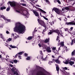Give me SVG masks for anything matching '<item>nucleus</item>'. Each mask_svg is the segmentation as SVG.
Segmentation results:
<instances>
[{
  "instance_id": "f257e3e1",
  "label": "nucleus",
  "mask_w": 75,
  "mask_h": 75,
  "mask_svg": "<svg viewBox=\"0 0 75 75\" xmlns=\"http://www.w3.org/2000/svg\"><path fill=\"white\" fill-rule=\"evenodd\" d=\"M25 30V27L24 25L19 22L16 23L14 31H18L21 34H23L24 33Z\"/></svg>"
},
{
  "instance_id": "f03ea898",
  "label": "nucleus",
  "mask_w": 75,
  "mask_h": 75,
  "mask_svg": "<svg viewBox=\"0 0 75 75\" xmlns=\"http://www.w3.org/2000/svg\"><path fill=\"white\" fill-rule=\"evenodd\" d=\"M38 23H39L40 24V25H41L43 26V27H44V28H45V29L44 30H43V32L42 33V34H45V32L47 31V26L45 25V23H44V21H42V20H41L40 19H38Z\"/></svg>"
},
{
  "instance_id": "7ed1b4c3",
  "label": "nucleus",
  "mask_w": 75,
  "mask_h": 75,
  "mask_svg": "<svg viewBox=\"0 0 75 75\" xmlns=\"http://www.w3.org/2000/svg\"><path fill=\"white\" fill-rule=\"evenodd\" d=\"M9 3L11 7H14V8L17 10H20V7L17 5V4L15 2L9 1Z\"/></svg>"
},
{
  "instance_id": "20e7f679",
  "label": "nucleus",
  "mask_w": 75,
  "mask_h": 75,
  "mask_svg": "<svg viewBox=\"0 0 75 75\" xmlns=\"http://www.w3.org/2000/svg\"><path fill=\"white\" fill-rule=\"evenodd\" d=\"M55 11L56 13L58 14H60V11H59V10L57 8H54L52 10V11Z\"/></svg>"
},
{
  "instance_id": "39448f33",
  "label": "nucleus",
  "mask_w": 75,
  "mask_h": 75,
  "mask_svg": "<svg viewBox=\"0 0 75 75\" xmlns=\"http://www.w3.org/2000/svg\"><path fill=\"white\" fill-rule=\"evenodd\" d=\"M33 12L35 16H36L37 17H38V18H39V17H40V16H39V14H38V13L35 11L34 10L33 11Z\"/></svg>"
},
{
  "instance_id": "423d86ee",
  "label": "nucleus",
  "mask_w": 75,
  "mask_h": 75,
  "mask_svg": "<svg viewBox=\"0 0 75 75\" xmlns=\"http://www.w3.org/2000/svg\"><path fill=\"white\" fill-rule=\"evenodd\" d=\"M23 16H27L28 14L29 13H28L27 11L26 10H24L23 12Z\"/></svg>"
},
{
  "instance_id": "0eeeda50",
  "label": "nucleus",
  "mask_w": 75,
  "mask_h": 75,
  "mask_svg": "<svg viewBox=\"0 0 75 75\" xmlns=\"http://www.w3.org/2000/svg\"><path fill=\"white\" fill-rule=\"evenodd\" d=\"M46 50L47 51V52H51V48L50 47H47L46 49Z\"/></svg>"
},
{
  "instance_id": "6e6552de",
  "label": "nucleus",
  "mask_w": 75,
  "mask_h": 75,
  "mask_svg": "<svg viewBox=\"0 0 75 75\" xmlns=\"http://www.w3.org/2000/svg\"><path fill=\"white\" fill-rule=\"evenodd\" d=\"M55 65L56 66V70L57 72H59V66L58 65H57L56 64H55Z\"/></svg>"
},
{
  "instance_id": "1a4fd4ad",
  "label": "nucleus",
  "mask_w": 75,
  "mask_h": 75,
  "mask_svg": "<svg viewBox=\"0 0 75 75\" xmlns=\"http://www.w3.org/2000/svg\"><path fill=\"white\" fill-rule=\"evenodd\" d=\"M12 72H14L15 71H17V68H15L14 67H13L12 69Z\"/></svg>"
},
{
  "instance_id": "9d476101",
  "label": "nucleus",
  "mask_w": 75,
  "mask_h": 75,
  "mask_svg": "<svg viewBox=\"0 0 75 75\" xmlns=\"http://www.w3.org/2000/svg\"><path fill=\"white\" fill-rule=\"evenodd\" d=\"M69 64L71 65V66H72L73 64H74V62L72 61H70L69 62Z\"/></svg>"
},
{
  "instance_id": "9b49d317",
  "label": "nucleus",
  "mask_w": 75,
  "mask_h": 75,
  "mask_svg": "<svg viewBox=\"0 0 75 75\" xmlns=\"http://www.w3.org/2000/svg\"><path fill=\"white\" fill-rule=\"evenodd\" d=\"M55 62L56 63H57V64H60V63H61V62H60V61L59 60H55Z\"/></svg>"
},
{
  "instance_id": "f8f14e48",
  "label": "nucleus",
  "mask_w": 75,
  "mask_h": 75,
  "mask_svg": "<svg viewBox=\"0 0 75 75\" xmlns=\"http://www.w3.org/2000/svg\"><path fill=\"white\" fill-rule=\"evenodd\" d=\"M72 22H67L66 23V24H67L68 25H72Z\"/></svg>"
},
{
  "instance_id": "ddd939ff",
  "label": "nucleus",
  "mask_w": 75,
  "mask_h": 75,
  "mask_svg": "<svg viewBox=\"0 0 75 75\" xmlns=\"http://www.w3.org/2000/svg\"><path fill=\"white\" fill-rule=\"evenodd\" d=\"M63 42H60V45L62 47H64V44Z\"/></svg>"
},
{
  "instance_id": "4468645a",
  "label": "nucleus",
  "mask_w": 75,
  "mask_h": 75,
  "mask_svg": "<svg viewBox=\"0 0 75 75\" xmlns=\"http://www.w3.org/2000/svg\"><path fill=\"white\" fill-rule=\"evenodd\" d=\"M50 38H49L48 39H46L45 41V42L46 43L47 42H49L50 41Z\"/></svg>"
},
{
  "instance_id": "2eb2a0df",
  "label": "nucleus",
  "mask_w": 75,
  "mask_h": 75,
  "mask_svg": "<svg viewBox=\"0 0 75 75\" xmlns=\"http://www.w3.org/2000/svg\"><path fill=\"white\" fill-rule=\"evenodd\" d=\"M64 8L65 10H70V9L67 6L64 7Z\"/></svg>"
},
{
  "instance_id": "dca6fc26",
  "label": "nucleus",
  "mask_w": 75,
  "mask_h": 75,
  "mask_svg": "<svg viewBox=\"0 0 75 75\" xmlns=\"http://www.w3.org/2000/svg\"><path fill=\"white\" fill-rule=\"evenodd\" d=\"M69 60L67 59V61L65 62V64H69Z\"/></svg>"
},
{
  "instance_id": "f3484780",
  "label": "nucleus",
  "mask_w": 75,
  "mask_h": 75,
  "mask_svg": "<svg viewBox=\"0 0 75 75\" xmlns=\"http://www.w3.org/2000/svg\"><path fill=\"white\" fill-rule=\"evenodd\" d=\"M40 11L41 12V13H47V12H46L45 11H44V10H42V9H41Z\"/></svg>"
},
{
  "instance_id": "a211bd4d",
  "label": "nucleus",
  "mask_w": 75,
  "mask_h": 75,
  "mask_svg": "<svg viewBox=\"0 0 75 75\" xmlns=\"http://www.w3.org/2000/svg\"><path fill=\"white\" fill-rule=\"evenodd\" d=\"M1 17H2V18H4V20H6V18L5 17V16H4V15H1Z\"/></svg>"
},
{
  "instance_id": "6ab92c4d",
  "label": "nucleus",
  "mask_w": 75,
  "mask_h": 75,
  "mask_svg": "<svg viewBox=\"0 0 75 75\" xmlns=\"http://www.w3.org/2000/svg\"><path fill=\"white\" fill-rule=\"evenodd\" d=\"M6 7H1V10H4V9H6Z\"/></svg>"
},
{
  "instance_id": "aec40b11",
  "label": "nucleus",
  "mask_w": 75,
  "mask_h": 75,
  "mask_svg": "<svg viewBox=\"0 0 75 75\" xmlns=\"http://www.w3.org/2000/svg\"><path fill=\"white\" fill-rule=\"evenodd\" d=\"M0 37L2 39H4V38L3 37V34H0Z\"/></svg>"
},
{
  "instance_id": "412c9836",
  "label": "nucleus",
  "mask_w": 75,
  "mask_h": 75,
  "mask_svg": "<svg viewBox=\"0 0 75 75\" xmlns=\"http://www.w3.org/2000/svg\"><path fill=\"white\" fill-rule=\"evenodd\" d=\"M56 1L57 3V2L59 3V4H61L60 1H59V0H56Z\"/></svg>"
},
{
  "instance_id": "4be33fe9",
  "label": "nucleus",
  "mask_w": 75,
  "mask_h": 75,
  "mask_svg": "<svg viewBox=\"0 0 75 75\" xmlns=\"http://www.w3.org/2000/svg\"><path fill=\"white\" fill-rule=\"evenodd\" d=\"M14 74L15 75H18V72L17 71H15L14 72Z\"/></svg>"
},
{
  "instance_id": "5701e85b",
  "label": "nucleus",
  "mask_w": 75,
  "mask_h": 75,
  "mask_svg": "<svg viewBox=\"0 0 75 75\" xmlns=\"http://www.w3.org/2000/svg\"><path fill=\"white\" fill-rule=\"evenodd\" d=\"M10 7L9 6H8L6 9L7 11H8L10 10Z\"/></svg>"
},
{
  "instance_id": "b1692460",
  "label": "nucleus",
  "mask_w": 75,
  "mask_h": 75,
  "mask_svg": "<svg viewBox=\"0 0 75 75\" xmlns=\"http://www.w3.org/2000/svg\"><path fill=\"white\" fill-rule=\"evenodd\" d=\"M14 63H17L18 62V61L17 60L15 59L13 60Z\"/></svg>"
},
{
  "instance_id": "393cba45",
  "label": "nucleus",
  "mask_w": 75,
  "mask_h": 75,
  "mask_svg": "<svg viewBox=\"0 0 75 75\" xmlns=\"http://www.w3.org/2000/svg\"><path fill=\"white\" fill-rule=\"evenodd\" d=\"M57 30H52V33H54H54H56Z\"/></svg>"
},
{
  "instance_id": "a878e982",
  "label": "nucleus",
  "mask_w": 75,
  "mask_h": 75,
  "mask_svg": "<svg viewBox=\"0 0 75 75\" xmlns=\"http://www.w3.org/2000/svg\"><path fill=\"white\" fill-rule=\"evenodd\" d=\"M56 33H57V34H59V33H60V31L59 30H57Z\"/></svg>"
},
{
  "instance_id": "bb28decb",
  "label": "nucleus",
  "mask_w": 75,
  "mask_h": 75,
  "mask_svg": "<svg viewBox=\"0 0 75 75\" xmlns=\"http://www.w3.org/2000/svg\"><path fill=\"white\" fill-rule=\"evenodd\" d=\"M32 39V37H28L27 38V40H31Z\"/></svg>"
},
{
  "instance_id": "cd10ccee",
  "label": "nucleus",
  "mask_w": 75,
  "mask_h": 75,
  "mask_svg": "<svg viewBox=\"0 0 75 75\" xmlns=\"http://www.w3.org/2000/svg\"><path fill=\"white\" fill-rule=\"evenodd\" d=\"M36 67L38 69H41V67L40 66H36Z\"/></svg>"
},
{
  "instance_id": "c85d7f7f",
  "label": "nucleus",
  "mask_w": 75,
  "mask_h": 75,
  "mask_svg": "<svg viewBox=\"0 0 75 75\" xmlns=\"http://www.w3.org/2000/svg\"><path fill=\"white\" fill-rule=\"evenodd\" d=\"M52 33V30H51V32H50L48 33V35H50V34H51Z\"/></svg>"
},
{
  "instance_id": "c756f323",
  "label": "nucleus",
  "mask_w": 75,
  "mask_h": 75,
  "mask_svg": "<svg viewBox=\"0 0 75 75\" xmlns=\"http://www.w3.org/2000/svg\"><path fill=\"white\" fill-rule=\"evenodd\" d=\"M18 54V55H22V54H23V52H19Z\"/></svg>"
},
{
  "instance_id": "7c9ffc66",
  "label": "nucleus",
  "mask_w": 75,
  "mask_h": 75,
  "mask_svg": "<svg viewBox=\"0 0 75 75\" xmlns=\"http://www.w3.org/2000/svg\"><path fill=\"white\" fill-rule=\"evenodd\" d=\"M10 47L11 48H16V47H15L13 46L12 45H10Z\"/></svg>"
},
{
  "instance_id": "2f4dec72",
  "label": "nucleus",
  "mask_w": 75,
  "mask_h": 75,
  "mask_svg": "<svg viewBox=\"0 0 75 75\" xmlns=\"http://www.w3.org/2000/svg\"><path fill=\"white\" fill-rule=\"evenodd\" d=\"M27 60H30V57H28L26 58Z\"/></svg>"
},
{
  "instance_id": "473e14b6",
  "label": "nucleus",
  "mask_w": 75,
  "mask_h": 75,
  "mask_svg": "<svg viewBox=\"0 0 75 75\" xmlns=\"http://www.w3.org/2000/svg\"><path fill=\"white\" fill-rule=\"evenodd\" d=\"M43 18H44V19H45V20H47V21H48V18L45 17L44 16H43Z\"/></svg>"
},
{
  "instance_id": "72a5a7b5",
  "label": "nucleus",
  "mask_w": 75,
  "mask_h": 75,
  "mask_svg": "<svg viewBox=\"0 0 75 75\" xmlns=\"http://www.w3.org/2000/svg\"><path fill=\"white\" fill-rule=\"evenodd\" d=\"M11 40H12V39L11 38H9L7 40L8 41H11Z\"/></svg>"
},
{
  "instance_id": "f704fd0d",
  "label": "nucleus",
  "mask_w": 75,
  "mask_h": 75,
  "mask_svg": "<svg viewBox=\"0 0 75 75\" xmlns=\"http://www.w3.org/2000/svg\"><path fill=\"white\" fill-rule=\"evenodd\" d=\"M45 0L47 3H48V4H50V1H49V0Z\"/></svg>"
},
{
  "instance_id": "c9c22d12",
  "label": "nucleus",
  "mask_w": 75,
  "mask_h": 75,
  "mask_svg": "<svg viewBox=\"0 0 75 75\" xmlns=\"http://www.w3.org/2000/svg\"><path fill=\"white\" fill-rule=\"evenodd\" d=\"M52 64L53 63V62L51 61H49V62H48L49 64H51V63Z\"/></svg>"
},
{
  "instance_id": "e433bc0d",
  "label": "nucleus",
  "mask_w": 75,
  "mask_h": 75,
  "mask_svg": "<svg viewBox=\"0 0 75 75\" xmlns=\"http://www.w3.org/2000/svg\"><path fill=\"white\" fill-rule=\"evenodd\" d=\"M24 55L26 57H27V56H28V54H27L26 53H25L24 54Z\"/></svg>"
},
{
  "instance_id": "4c0bfd02",
  "label": "nucleus",
  "mask_w": 75,
  "mask_h": 75,
  "mask_svg": "<svg viewBox=\"0 0 75 75\" xmlns=\"http://www.w3.org/2000/svg\"><path fill=\"white\" fill-rule=\"evenodd\" d=\"M5 20H7V21L8 22H10V19H7L6 18V19Z\"/></svg>"
},
{
  "instance_id": "58836bf2",
  "label": "nucleus",
  "mask_w": 75,
  "mask_h": 75,
  "mask_svg": "<svg viewBox=\"0 0 75 75\" xmlns=\"http://www.w3.org/2000/svg\"><path fill=\"white\" fill-rule=\"evenodd\" d=\"M36 9H37V10H39V11H41V9L38 7Z\"/></svg>"
},
{
  "instance_id": "ea45409f",
  "label": "nucleus",
  "mask_w": 75,
  "mask_h": 75,
  "mask_svg": "<svg viewBox=\"0 0 75 75\" xmlns=\"http://www.w3.org/2000/svg\"><path fill=\"white\" fill-rule=\"evenodd\" d=\"M73 28H74L73 27H71L70 28V31H72V29H73Z\"/></svg>"
},
{
  "instance_id": "a19ab883",
  "label": "nucleus",
  "mask_w": 75,
  "mask_h": 75,
  "mask_svg": "<svg viewBox=\"0 0 75 75\" xmlns=\"http://www.w3.org/2000/svg\"><path fill=\"white\" fill-rule=\"evenodd\" d=\"M59 36H58L57 38L56 39L57 41H58V40H59Z\"/></svg>"
},
{
  "instance_id": "79ce46f5",
  "label": "nucleus",
  "mask_w": 75,
  "mask_h": 75,
  "mask_svg": "<svg viewBox=\"0 0 75 75\" xmlns=\"http://www.w3.org/2000/svg\"><path fill=\"white\" fill-rule=\"evenodd\" d=\"M65 31H68V28H66V29H64Z\"/></svg>"
},
{
  "instance_id": "37998d69",
  "label": "nucleus",
  "mask_w": 75,
  "mask_h": 75,
  "mask_svg": "<svg viewBox=\"0 0 75 75\" xmlns=\"http://www.w3.org/2000/svg\"><path fill=\"white\" fill-rule=\"evenodd\" d=\"M20 10H21V8H20V10H17L16 11L17 12H18V13H20Z\"/></svg>"
},
{
  "instance_id": "c03bdc74",
  "label": "nucleus",
  "mask_w": 75,
  "mask_h": 75,
  "mask_svg": "<svg viewBox=\"0 0 75 75\" xmlns=\"http://www.w3.org/2000/svg\"><path fill=\"white\" fill-rule=\"evenodd\" d=\"M74 42V40H72V41H71V45H73V42Z\"/></svg>"
},
{
  "instance_id": "a18cd8bd",
  "label": "nucleus",
  "mask_w": 75,
  "mask_h": 75,
  "mask_svg": "<svg viewBox=\"0 0 75 75\" xmlns=\"http://www.w3.org/2000/svg\"><path fill=\"white\" fill-rule=\"evenodd\" d=\"M18 54L17 53V54H16V55H15V58H17V56H18Z\"/></svg>"
},
{
  "instance_id": "49530a36",
  "label": "nucleus",
  "mask_w": 75,
  "mask_h": 75,
  "mask_svg": "<svg viewBox=\"0 0 75 75\" xmlns=\"http://www.w3.org/2000/svg\"><path fill=\"white\" fill-rule=\"evenodd\" d=\"M56 50V47H53V50Z\"/></svg>"
},
{
  "instance_id": "de8ad7c7",
  "label": "nucleus",
  "mask_w": 75,
  "mask_h": 75,
  "mask_svg": "<svg viewBox=\"0 0 75 75\" xmlns=\"http://www.w3.org/2000/svg\"><path fill=\"white\" fill-rule=\"evenodd\" d=\"M22 6H26V4H22Z\"/></svg>"
},
{
  "instance_id": "09e8293b",
  "label": "nucleus",
  "mask_w": 75,
  "mask_h": 75,
  "mask_svg": "<svg viewBox=\"0 0 75 75\" xmlns=\"http://www.w3.org/2000/svg\"><path fill=\"white\" fill-rule=\"evenodd\" d=\"M38 45L39 47H42V46L41 45V44H39Z\"/></svg>"
},
{
  "instance_id": "8fccbe9b",
  "label": "nucleus",
  "mask_w": 75,
  "mask_h": 75,
  "mask_svg": "<svg viewBox=\"0 0 75 75\" xmlns=\"http://www.w3.org/2000/svg\"><path fill=\"white\" fill-rule=\"evenodd\" d=\"M72 25H75V23L72 22Z\"/></svg>"
},
{
  "instance_id": "3c124183",
  "label": "nucleus",
  "mask_w": 75,
  "mask_h": 75,
  "mask_svg": "<svg viewBox=\"0 0 75 75\" xmlns=\"http://www.w3.org/2000/svg\"><path fill=\"white\" fill-rule=\"evenodd\" d=\"M6 34H9V32L8 30H6Z\"/></svg>"
},
{
  "instance_id": "603ef678",
  "label": "nucleus",
  "mask_w": 75,
  "mask_h": 75,
  "mask_svg": "<svg viewBox=\"0 0 75 75\" xmlns=\"http://www.w3.org/2000/svg\"><path fill=\"white\" fill-rule=\"evenodd\" d=\"M62 53H64V52H65V50H62Z\"/></svg>"
},
{
  "instance_id": "864d4df0",
  "label": "nucleus",
  "mask_w": 75,
  "mask_h": 75,
  "mask_svg": "<svg viewBox=\"0 0 75 75\" xmlns=\"http://www.w3.org/2000/svg\"><path fill=\"white\" fill-rule=\"evenodd\" d=\"M18 58H19V59H21V55H18Z\"/></svg>"
},
{
  "instance_id": "5fc2aeb1",
  "label": "nucleus",
  "mask_w": 75,
  "mask_h": 75,
  "mask_svg": "<svg viewBox=\"0 0 75 75\" xmlns=\"http://www.w3.org/2000/svg\"><path fill=\"white\" fill-rule=\"evenodd\" d=\"M64 68V69H65V70H67V69H68V68H67V67H65Z\"/></svg>"
},
{
  "instance_id": "6e6d98bb",
  "label": "nucleus",
  "mask_w": 75,
  "mask_h": 75,
  "mask_svg": "<svg viewBox=\"0 0 75 75\" xmlns=\"http://www.w3.org/2000/svg\"><path fill=\"white\" fill-rule=\"evenodd\" d=\"M55 60V59H52V61H53V62H55V60Z\"/></svg>"
},
{
  "instance_id": "4d7b16f0",
  "label": "nucleus",
  "mask_w": 75,
  "mask_h": 75,
  "mask_svg": "<svg viewBox=\"0 0 75 75\" xmlns=\"http://www.w3.org/2000/svg\"><path fill=\"white\" fill-rule=\"evenodd\" d=\"M10 66L11 67H13V65L11 64H10Z\"/></svg>"
},
{
  "instance_id": "13d9d810",
  "label": "nucleus",
  "mask_w": 75,
  "mask_h": 75,
  "mask_svg": "<svg viewBox=\"0 0 75 75\" xmlns=\"http://www.w3.org/2000/svg\"><path fill=\"white\" fill-rule=\"evenodd\" d=\"M36 6H37V7H40V5H36Z\"/></svg>"
},
{
  "instance_id": "bf43d9fd",
  "label": "nucleus",
  "mask_w": 75,
  "mask_h": 75,
  "mask_svg": "<svg viewBox=\"0 0 75 75\" xmlns=\"http://www.w3.org/2000/svg\"><path fill=\"white\" fill-rule=\"evenodd\" d=\"M54 3H57V1L56 0H54Z\"/></svg>"
},
{
  "instance_id": "052dcab7",
  "label": "nucleus",
  "mask_w": 75,
  "mask_h": 75,
  "mask_svg": "<svg viewBox=\"0 0 75 75\" xmlns=\"http://www.w3.org/2000/svg\"><path fill=\"white\" fill-rule=\"evenodd\" d=\"M10 62H11V64H13L14 63V62H13L12 61H11Z\"/></svg>"
},
{
  "instance_id": "680f3d73",
  "label": "nucleus",
  "mask_w": 75,
  "mask_h": 75,
  "mask_svg": "<svg viewBox=\"0 0 75 75\" xmlns=\"http://www.w3.org/2000/svg\"><path fill=\"white\" fill-rule=\"evenodd\" d=\"M52 57L53 58H55V57H54V55H52Z\"/></svg>"
},
{
  "instance_id": "e2e57ef3",
  "label": "nucleus",
  "mask_w": 75,
  "mask_h": 75,
  "mask_svg": "<svg viewBox=\"0 0 75 75\" xmlns=\"http://www.w3.org/2000/svg\"><path fill=\"white\" fill-rule=\"evenodd\" d=\"M60 45H61L60 43H58V46H59Z\"/></svg>"
},
{
  "instance_id": "0e129e2a",
  "label": "nucleus",
  "mask_w": 75,
  "mask_h": 75,
  "mask_svg": "<svg viewBox=\"0 0 75 75\" xmlns=\"http://www.w3.org/2000/svg\"><path fill=\"white\" fill-rule=\"evenodd\" d=\"M58 19L60 20V21H61V18H58Z\"/></svg>"
},
{
  "instance_id": "69168bd1",
  "label": "nucleus",
  "mask_w": 75,
  "mask_h": 75,
  "mask_svg": "<svg viewBox=\"0 0 75 75\" xmlns=\"http://www.w3.org/2000/svg\"><path fill=\"white\" fill-rule=\"evenodd\" d=\"M12 35L13 36V37H14V33H12Z\"/></svg>"
},
{
  "instance_id": "338daca9",
  "label": "nucleus",
  "mask_w": 75,
  "mask_h": 75,
  "mask_svg": "<svg viewBox=\"0 0 75 75\" xmlns=\"http://www.w3.org/2000/svg\"><path fill=\"white\" fill-rule=\"evenodd\" d=\"M1 60L2 61H3V60H4V58H2L1 57Z\"/></svg>"
},
{
  "instance_id": "774afa93",
  "label": "nucleus",
  "mask_w": 75,
  "mask_h": 75,
  "mask_svg": "<svg viewBox=\"0 0 75 75\" xmlns=\"http://www.w3.org/2000/svg\"><path fill=\"white\" fill-rule=\"evenodd\" d=\"M58 42L59 43H60V42H61L60 41V40H59Z\"/></svg>"
}]
</instances>
